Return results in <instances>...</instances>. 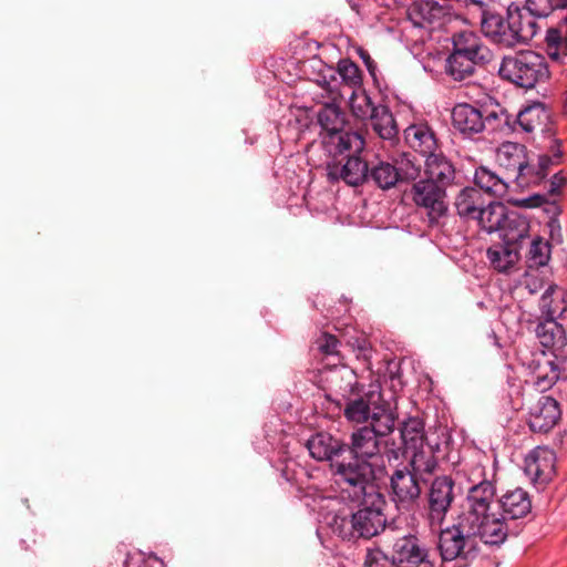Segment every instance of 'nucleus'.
Here are the masks:
<instances>
[{"instance_id":"nucleus-48","label":"nucleus","mask_w":567,"mask_h":567,"mask_svg":"<svg viewBox=\"0 0 567 567\" xmlns=\"http://www.w3.org/2000/svg\"><path fill=\"white\" fill-rule=\"evenodd\" d=\"M350 106L353 115L361 120L371 118L377 107L371 97L364 92L360 95H352Z\"/></svg>"},{"instance_id":"nucleus-13","label":"nucleus","mask_w":567,"mask_h":567,"mask_svg":"<svg viewBox=\"0 0 567 567\" xmlns=\"http://www.w3.org/2000/svg\"><path fill=\"white\" fill-rule=\"evenodd\" d=\"M346 161L333 159L327 164V177L331 183L343 181L347 185L359 186L368 181L369 166L360 157L361 152L343 153Z\"/></svg>"},{"instance_id":"nucleus-34","label":"nucleus","mask_w":567,"mask_h":567,"mask_svg":"<svg viewBox=\"0 0 567 567\" xmlns=\"http://www.w3.org/2000/svg\"><path fill=\"white\" fill-rule=\"evenodd\" d=\"M508 212L502 203L488 202L474 220L488 234L499 231Z\"/></svg>"},{"instance_id":"nucleus-37","label":"nucleus","mask_w":567,"mask_h":567,"mask_svg":"<svg viewBox=\"0 0 567 567\" xmlns=\"http://www.w3.org/2000/svg\"><path fill=\"white\" fill-rule=\"evenodd\" d=\"M403 447L406 452L425 444L424 423L419 417H409L400 429Z\"/></svg>"},{"instance_id":"nucleus-28","label":"nucleus","mask_w":567,"mask_h":567,"mask_svg":"<svg viewBox=\"0 0 567 567\" xmlns=\"http://www.w3.org/2000/svg\"><path fill=\"white\" fill-rule=\"evenodd\" d=\"M528 153L525 145L515 142H504L496 151V162L504 168L507 178L522 169L523 164H527Z\"/></svg>"},{"instance_id":"nucleus-26","label":"nucleus","mask_w":567,"mask_h":567,"mask_svg":"<svg viewBox=\"0 0 567 567\" xmlns=\"http://www.w3.org/2000/svg\"><path fill=\"white\" fill-rule=\"evenodd\" d=\"M530 225L528 219L517 212L509 210L499 229L502 244L517 247L520 250L522 243L529 237Z\"/></svg>"},{"instance_id":"nucleus-47","label":"nucleus","mask_w":567,"mask_h":567,"mask_svg":"<svg viewBox=\"0 0 567 567\" xmlns=\"http://www.w3.org/2000/svg\"><path fill=\"white\" fill-rule=\"evenodd\" d=\"M513 204L519 207H538L545 205L544 212L549 216V219L558 218L561 214V207L557 200L548 202L544 195H533L526 198L516 199Z\"/></svg>"},{"instance_id":"nucleus-2","label":"nucleus","mask_w":567,"mask_h":567,"mask_svg":"<svg viewBox=\"0 0 567 567\" xmlns=\"http://www.w3.org/2000/svg\"><path fill=\"white\" fill-rule=\"evenodd\" d=\"M481 31L492 43L512 49L527 44L538 33L539 27L534 17L522 6L511 2L503 13L496 4L480 19Z\"/></svg>"},{"instance_id":"nucleus-36","label":"nucleus","mask_w":567,"mask_h":567,"mask_svg":"<svg viewBox=\"0 0 567 567\" xmlns=\"http://www.w3.org/2000/svg\"><path fill=\"white\" fill-rule=\"evenodd\" d=\"M478 63L452 52L446 56L444 71L454 81H465L474 75Z\"/></svg>"},{"instance_id":"nucleus-33","label":"nucleus","mask_w":567,"mask_h":567,"mask_svg":"<svg viewBox=\"0 0 567 567\" xmlns=\"http://www.w3.org/2000/svg\"><path fill=\"white\" fill-rule=\"evenodd\" d=\"M545 42L547 54L551 60H560L567 56V12L557 24L548 28Z\"/></svg>"},{"instance_id":"nucleus-7","label":"nucleus","mask_w":567,"mask_h":567,"mask_svg":"<svg viewBox=\"0 0 567 567\" xmlns=\"http://www.w3.org/2000/svg\"><path fill=\"white\" fill-rule=\"evenodd\" d=\"M446 10L434 0H415L406 9V20L402 27V35L408 42H422L429 31L441 27Z\"/></svg>"},{"instance_id":"nucleus-45","label":"nucleus","mask_w":567,"mask_h":567,"mask_svg":"<svg viewBox=\"0 0 567 567\" xmlns=\"http://www.w3.org/2000/svg\"><path fill=\"white\" fill-rule=\"evenodd\" d=\"M551 246L542 237H535L529 246L527 262L530 267L546 266L550 259Z\"/></svg>"},{"instance_id":"nucleus-10","label":"nucleus","mask_w":567,"mask_h":567,"mask_svg":"<svg viewBox=\"0 0 567 567\" xmlns=\"http://www.w3.org/2000/svg\"><path fill=\"white\" fill-rule=\"evenodd\" d=\"M522 365L529 370L532 380L526 384L536 392H546L550 390L559 379V369L550 354L545 351L518 352Z\"/></svg>"},{"instance_id":"nucleus-32","label":"nucleus","mask_w":567,"mask_h":567,"mask_svg":"<svg viewBox=\"0 0 567 567\" xmlns=\"http://www.w3.org/2000/svg\"><path fill=\"white\" fill-rule=\"evenodd\" d=\"M542 318L559 319L567 311V291L549 286L539 302Z\"/></svg>"},{"instance_id":"nucleus-51","label":"nucleus","mask_w":567,"mask_h":567,"mask_svg":"<svg viewBox=\"0 0 567 567\" xmlns=\"http://www.w3.org/2000/svg\"><path fill=\"white\" fill-rule=\"evenodd\" d=\"M349 344L355 352L357 359L362 361L367 368H370L373 352L370 341L364 337H355L349 340Z\"/></svg>"},{"instance_id":"nucleus-3","label":"nucleus","mask_w":567,"mask_h":567,"mask_svg":"<svg viewBox=\"0 0 567 567\" xmlns=\"http://www.w3.org/2000/svg\"><path fill=\"white\" fill-rule=\"evenodd\" d=\"M502 80L525 90L546 83L550 71L546 58L533 50L504 55L498 66Z\"/></svg>"},{"instance_id":"nucleus-30","label":"nucleus","mask_w":567,"mask_h":567,"mask_svg":"<svg viewBox=\"0 0 567 567\" xmlns=\"http://www.w3.org/2000/svg\"><path fill=\"white\" fill-rule=\"evenodd\" d=\"M485 204L483 193L471 186L461 189L454 202L458 216L467 220H474Z\"/></svg>"},{"instance_id":"nucleus-40","label":"nucleus","mask_w":567,"mask_h":567,"mask_svg":"<svg viewBox=\"0 0 567 567\" xmlns=\"http://www.w3.org/2000/svg\"><path fill=\"white\" fill-rule=\"evenodd\" d=\"M412 455L410 466L415 474H433L437 467L435 449L430 444H424L420 449L411 450Z\"/></svg>"},{"instance_id":"nucleus-43","label":"nucleus","mask_w":567,"mask_h":567,"mask_svg":"<svg viewBox=\"0 0 567 567\" xmlns=\"http://www.w3.org/2000/svg\"><path fill=\"white\" fill-rule=\"evenodd\" d=\"M406 138L411 146L419 150L423 155L433 153L432 151L436 146L434 134L424 125H414L408 128Z\"/></svg>"},{"instance_id":"nucleus-15","label":"nucleus","mask_w":567,"mask_h":567,"mask_svg":"<svg viewBox=\"0 0 567 567\" xmlns=\"http://www.w3.org/2000/svg\"><path fill=\"white\" fill-rule=\"evenodd\" d=\"M392 557L396 567H420L430 564V549L415 533H408L393 539Z\"/></svg>"},{"instance_id":"nucleus-1","label":"nucleus","mask_w":567,"mask_h":567,"mask_svg":"<svg viewBox=\"0 0 567 567\" xmlns=\"http://www.w3.org/2000/svg\"><path fill=\"white\" fill-rule=\"evenodd\" d=\"M489 457L481 450H470L455 464L458 478L468 484L463 518L474 525L481 540L498 546L508 536V526L497 516L496 470L488 468Z\"/></svg>"},{"instance_id":"nucleus-9","label":"nucleus","mask_w":567,"mask_h":567,"mask_svg":"<svg viewBox=\"0 0 567 567\" xmlns=\"http://www.w3.org/2000/svg\"><path fill=\"white\" fill-rule=\"evenodd\" d=\"M454 485V481L446 475L436 476L432 481L424 505V517L431 528L440 527L445 520L455 499Z\"/></svg>"},{"instance_id":"nucleus-18","label":"nucleus","mask_w":567,"mask_h":567,"mask_svg":"<svg viewBox=\"0 0 567 567\" xmlns=\"http://www.w3.org/2000/svg\"><path fill=\"white\" fill-rule=\"evenodd\" d=\"M361 507L355 512V528L359 538H371L378 535L385 527V515L382 512L384 504L383 495L381 494L380 502L371 498L359 501Z\"/></svg>"},{"instance_id":"nucleus-11","label":"nucleus","mask_w":567,"mask_h":567,"mask_svg":"<svg viewBox=\"0 0 567 567\" xmlns=\"http://www.w3.org/2000/svg\"><path fill=\"white\" fill-rule=\"evenodd\" d=\"M563 155L560 141L551 140L549 154L540 155L537 165L530 164L527 158V164H523L524 167L514 174L515 183L522 188L539 185L548 175L549 168L561 163Z\"/></svg>"},{"instance_id":"nucleus-35","label":"nucleus","mask_w":567,"mask_h":567,"mask_svg":"<svg viewBox=\"0 0 567 567\" xmlns=\"http://www.w3.org/2000/svg\"><path fill=\"white\" fill-rule=\"evenodd\" d=\"M517 247L497 244L487 249V258L491 266L498 272H507L519 259Z\"/></svg>"},{"instance_id":"nucleus-31","label":"nucleus","mask_w":567,"mask_h":567,"mask_svg":"<svg viewBox=\"0 0 567 567\" xmlns=\"http://www.w3.org/2000/svg\"><path fill=\"white\" fill-rule=\"evenodd\" d=\"M535 332L544 348L559 350L567 343L566 332L557 319L543 318L537 323Z\"/></svg>"},{"instance_id":"nucleus-42","label":"nucleus","mask_w":567,"mask_h":567,"mask_svg":"<svg viewBox=\"0 0 567 567\" xmlns=\"http://www.w3.org/2000/svg\"><path fill=\"white\" fill-rule=\"evenodd\" d=\"M369 120L371 121L374 132L381 138H391L398 133L394 117L388 105H377L373 115Z\"/></svg>"},{"instance_id":"nucleus-52","label":"nucleus","mask_w":567,"mask_h":567,"mask_svg":"<svg viewBox=\"0 0 567 567\" xmlns=\"http://www.w3.org/2000/svg\"><path fill=\"white\" fill-rule=\"evenodd\" d=\"M364 567H396V563L380 548H373L365 555Z\"/></svg>"},{"instance_id":"nucleus-58","label":"nucleus","mask_w":567,"mask_h":567,"mask_svg":"<svg viewBox=\"0 0 567 567\" xmlns=\"http://www.w3.org/2000/svg\"><path fill=\"white\" fill-rule=\"evenodd\" d=\"M360 58L362 59V61H363L364 65L367 66L369 73L374 78L375 76V71H377V63L374 62V60L364 50H360Z\"/></svg>"},{"instance_id":"nucleus-61","label":"nucleus","mask_w":567,"mask_h":567,"mask_svg":"<svg viewBox=\"0 0 567 567\" xmlns=\"http://www.w3.org/2000/svg\"><path fill=\"white\" fill-rule=\"evenodd\" d=\"M33 536H34V535H31V536H30V538H31L32 543L34 544V543H35V539H34V537H33Z\"/></svg>"},{"instance_id":"nucleus-14","label":"nucleus","mask_w":567,"mask_h":567,"mask_svg":"<svg viewBox=\"0 0 567 567\" xmlns=\"http://www.w3.org/2000/svg\"><path fill=\"white\" fill-rule=\"evenodd\" d=\"M556 453L547 446H536L525 457L524 471L537 488H544L556 475Z\"/></svg>"},{"instance_id":"nucleus-12","label":"nucleus","mask_w":567,"mask_h":567,"mask_svg":"<svg viewBox=\"0 0 567 567\" xmlns=\"http://www.w3.org/2000/svg\"><path fill=\"white\" fill-rule=\"evenodd\" d=\"M412 199L417 207L426 210L431 223L437 221L447 213L446 189L426 178L416 182L412 187Z\"/></svg>"},{"instance_id":"nucleus-22","label":"nucleus","mask_w":567,"mask_h":567,"mask_svg":"<svg viewBox=\"0 0 567 567\" xmlns=\"http://www.w3.org/2000/svg\"><path fill=\"white\" fill-rule=\"evenodd\" d=\"M498 509H502V513H497V516L504 519L505 523L507 519L524 518L532 512L529 494L520 487L506 491L498 498Z\"/></svg>"},{"instance_id":"nucleus-20","label":"nucleus","mask_w":567,"mask_h":567,"mask_svg":"<svg viewBox=\"0 0 567 567\" xmlns=\"http://www.w3.org/2000/svg\"><path fill=\"white\" fill-rule=\"evenodd\" d=\"M559 403L551 396L542 395L529 409L527 424L532 432L547 433L560 420Z\"/></svg>"},{"instance_id":"nucleus-8","label":"nucleus","mask_w":567,"mask_h":567,"mask_svg":"<svg viewBox=\"0 0 567 567\" xmlns=\"http://www.w3.org/2000/svg\"><path fill=\"white\" fill-rule=\"evenodd\" d=\"M312 68H318L319 73L315 82L326 92L327 99L339 101L342 99L340 85L358 89L362 84V75L359 66L349 59L340 60L338 68L326 65L321 60H313Z\"/></svg>"},{"instance_id":"nucleus-44","label":"nucleus","mask_w":567,"mask_h":567,"mask_svg":"<svg viewBox=\"0 0 567 567\" xmlns=\"http://www.w3.org/2000/svg\"><path fill=\"white\" fill-rule=\"evenodd\" d=\"M373 398V392L367 394L365 396H360L357 399H350L344 408V416L350 422L355 423H365L369 421L370 414L372 412L371 409V399Z\"/></svg>"},{"instance_id":"nucleus-57","label":"nucleus","mask_w":567,"mask_h":567,"mask_svg":"<svg viewBox=\"0 0 567 567\" xmlns=\"http://www.w3.org/2000/svg\"><path fill=\"white\" fill-rule=\"evenodd\" d=\"M547 227L549 228L550 238L553 240L557 239L558 241H560V237H561L560 230H561V227H560L558 218H550L548 220V223H547Z\"/></svg>"},{"instance_id":"nucleus-6","label":"nucleus","mask_w":567,"mask_h":567,"mask_svg":"<svg viewBox=\"0 0 567 567\" xmlns=\"http://www.w3.org/2000/svg\"><path fill=\"white\" fill-rule=\"evenodd\" d=\"M478 537L474 525L463 517L452 526L441 529L437 550L443 561L460 560L466 563L476 556Z\"/></svg>"},{"instance_id":"nucleus-23","label":"nucleus","mask_w":567,"mask_h":567,"mask_svg":"<svg viewBox=\"0 0 567 567\" xmlns=\"http://www.w3.org/2000/svg\"><path fill=\"white\" fill-rule=\"evenodd\" d=\"M483 110L468 103H458L452 110V124L464 136L471 137L485 130Z\"/></svg>"},{"instance_id":"nucleus-39","label":"nucleus","mask_w":567,"mask_h":567,"mask_svg":"<svg viewBox=\"0 0 567 567\" xmlns=\"http://www.w3.org/2000/svg\"><path fill=\"white\" fill-rule=\"evenodd\" d=\"M523 8L528 10L536 21L537 18L550 16H557L559 20L567 12V0H526Z\"/></svg>"},{"instance_id":"nucleus-59","label":"nucleus","mask_w":567,"mask_h":567,"mask_svg":"<svg viewBox=\"0 0 567 567\" xmlns=\"http://www.w3.org/2000/svg\"><path fill=\"white\" fill-rule=\"evenodd\" d=\"M347 378L349 379V385H350V391L352 393L354 392H358L359 391V384L358 382L355 381V375L352 371L348 372L347 373Z\"/></svg>"},{"instance_id":"nucleus-24","label":"nucleus","mask_w":567,"mask_h":567,"mask_svg":"<svg viewBox=\"0 0 567 567\" xmlns=\"http://www.w3.org/2000/svg\"><path fill=\"white\" fill-rule=\"evenodd\" d=\"M307 447L313 458L333 463L347 451L348 445L329 433L320 432L308 440Z\"/></svg>"},{"instance_id":"nucleus-21","label":"nucleus","mask_w":567,"mask_h":567,"mask_svg":"<svg viewBox=\"0 0 567 567\" xmlns=\"http://www.w3.org/2000/svg\"><path fill=\"white\" fill-rule=\"evenodd\" d=\"M515 123L528 134L540 132L548 138L554 135L550 113L540 102H533L522 109L516 115Z\"/></svg>"},{"instance_id":"nucleus-55","label":"nucleus","mask_w":567,"mask_h":567,"mask_svg":"<svg viewBox=\"0 0 567 567\" xmlns=\"http://www.w3.org/2000/svg\"><path fill=\"white\" fill-rule=\"evenodd\" d=\"M567 185V173L565 171H559L553 175L549 179V188L548 194L550 196H559L561 194V189Z\"/></svg>"},{"instance_id":"nucleus-49","label":"nucleus","mask_w":567,"mask_h":567,"mask_svg":"<svg viewBox=\"0 0 567 567\" xmlns=\"http://www.w3.org/2000/svg\"><path fill=\"white\" fill-rule=\"evenodd\" d=\"M517 287L526 289L530 295L542 290L544 287V278L539 271V267L527 266V269L517 282Z\"/></svg>"},{"instance_id":"nucleus-41","label":"nucleus","mask_w":567,"mask_h":567,"mask_svg":"<svg viewBox=\"0 0 567 567\" xmlns=\"http://www.w3.org/2000/svg\"><path fill=\"white\" fill-rule=\"evenodd\" d=\"M485 130L491 133H509L513 131L512 117L508 112L499 105L492 109H483Z\"/></svg>"},{"instance_id":"nucleus-56","label":"nucleus","mask_w":567,"mask_h":567,"mask_svg":"<svg viewBox=\"0 0 567 567\" xmlns=\"http://www.w3.org/2000/svg\"><path fill=\"white\" fill-rule=\"evenodd\" d=\"M382 444H384V453H382L383 458L386 457L389 462L399 461L404 453H408L402 447L396 446L394 442L390 443L386 440H383Z\"/></svg>"},{"instance_id":"nucleus-60","label":"nucleus","mask_w":567,"mask_h":567,"mask_svg":"<svg viewBox=\"0 0 567 567\" xmlns=\"http://www.w3.org/2000/svg\"><path fill=\"white\" fill-rule=\"evenodd\" d=\"M564 112L567 114V90H566V92H565Z\"/></svg>"},{"instance_id":"nucleus-54","label":"nucleus","mask_w":567,"mask_h":567,"mask_svg":"<svg viewBox=\"0 0 567 567\" xmlns=\"http://www.w3.org/2000/svg\"><path fill=\"white\" fill-rule=\"evenodd\" d=\"M318 349L321 353L332 355L338 352L339 340L330 333H322L317 340Z\"/></svg>"},{"instance_id":"nucleus-25","label":"nucleus","mask_w":567,"mask_h":567,"mask_svg":"<svg viewBox=\"0 0 567 567\" xmlns=\"http://www.w3.org/2000/svg\"><path fill=\"white\" fill-rule=\"evenodd\" d=\"M419 167L411 165V168L401 173L398 167L388 163L379 162L375 166L371 167L368 173V179H372L374 184L381 189H390L403 178L414 179L419 175Z\"/></svg>"},{"instance_id":"nucleus-27","label":"nucleus","mask_w":567,"mask_h":567,"mask_svg":"<svg viewBox=\"0 0 567 567\" xmlns=\"http://www.w3.org/2000/svg\"><path fill=\"white\" fill-rule=\"evenodd\" d=\"M424 176L446 189L455 179V168L443 154L431 153L426 155Z\"/></svg>"},{"instance_id":"nucleus-17","label":"nucleus","mask_w":567,"mask_h":567,"mask_svg":"<svg viewBox=\"0 0 567 567\" xmlns=\"http://www.w3.org/2000/svg\"><path fill=\"white\" fill-rule=\"evenodd\" d=\"M382 442L371 429L361 426L352 432L350 445L347 450H350L353 457L372 462L380 473H384L385 465L381 452Z\"/></svg>"},{"instance_id":"nucleus-38","label":"nucleus","mask_w":567,"mask_h":567,"mask_svg":"<svg viewBox=\"0 0 567 567\" xmlns=\"http://www.w3.org/2000/svg\"><path fill=\"white\" fill-rule=\"evenodd\" d=\"M369 420L370 424L363 426L371 429L382 441L394 431L395 415L384 406L374 405Z\"/></svg>"},{"instance_id":"nucleus-46","label":"nucleus","mask_w":567,"mask_h":567,"mask_svg":"<svg viewBox=\"0 0 567 567\" xmlns=\"http://www.w3.org/2000/svg\"><path fill=\"white\" fill-rule=\"evenodd\" d=\"M330 525L332 532L344 540L359 538L355 528V513L351 516L337 514Z\"/></svg>"},{"instance_id":"nucleus-16","label":"nucleus","mask_w":567,"mask_h":567,"mask_svg":"<svg viewBox=\"0 0 567 567\" xmlns=\"http://www.w3.org/2000/svg\"><path fill=\"white\" fill-rule=\"evenodd\" d=\"M416 474L408 467L399 468L390 477V496L400 509H411L421 496Z\"/></svg>"},{"instance_id":"nucleus-29","label":"nucleus","mask_w":567,"mask_h":567,"mask_svg":"<svg viewBox=\"0 0 567 567\" xmlns=\"http://www.w3.org/2000/svg\"><path fill=\"white\" fill-rule=\"evenodd\" d=\"M474 183L481 192H485L494 197L505 198L509 203L514 202L507 197L508 183L505 178L485 166H480L475 169Z\"/></svg>"},{"instance_id":"nucleus-5","label":"nucleus","mask_w":567,"mask_h":567,"mask_svg":"<svg viewBox=\"0 0 567 567\" xmlns=\"http://www.w3.org/2000/svg\"><path fill=\"white\" fill-rule=\"evenodd\" d=\"M337 102L332 100L323 102L318 112V123L324 132L323 143L329 152L336 155H343L346 151L362 152L365 146L363 136L358 132L344 130V113Z\"/></svg>"},{"instance_id":"nucleus-50","label":"nucleus","mask_w":567,"mask_h":567,"mask_svg":"<svg viewBox=\"0 0 567 567\" xmlns=\"http://www.w3.org/2000/svg\"><path fill=\"white\" fill-rule=\"evenodd\" d=\"M125 567H165L164 561L154 554L143 551L130 553L124 563Z\"/></svg>"},{"instance_id":"nucleus-53","label":"nucleus","mask_w":567,"mask_h":567,"mask_svg":"<svg viewBox=\"0 0 567 567\" xmlns=\"http://www.w3.org/2000/svg\"><path fill=\"white\" fill-rule=\"evenodd\" d=\"M468 10H475L480 18L484 19L487 11H491L497 3L494 0H455Z\"/></svg>"},{"instance_id":"nucleus-4","label":"nucleus","mask_w":567,"mask_h":567,"mask_svg":"<svg viewBox=\"0 0 567 567\" xmlns=\"http://www.w3.org/2000/svg\"><path fill=\"white\" fill-rule=\"evenodd\" d=\"M331 468L337 477V483L342 486L350 498L353 501L368 498L369 502L372 498L380 502L381 493L374 481L383 473H380L372 462L352 456L349 462L334 461L331 463Z\"/></svg>"},{"instance_id":"nucleus-19","label":"nucleus","mask_w":567,"mask_h":567,"mask_svg":"<svg viewBox=\"0 0 567 567\" xmlns=\"http://www.w3.org/2000/svg\"><path fill=\"white\" fill-rule=\"evenodd\" d=\"M452 52L467 58L480 66L488 64L493 59L492 50L483 42L474 31H460L452 37Z\"/></svg>"}]
</instances>
